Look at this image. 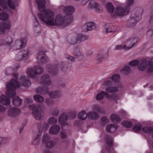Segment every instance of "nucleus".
Listing matches in <instances>:
<instances>
[{"instance_id": "obj_1", "label": "nucleus", "mask_w": 153, "mask_h": 153, "mask_svg": "<svg viewBox=\"0 0 153 153\" xmlns=\"http://www.w3.org/2000/svg\"><path fill=\"white\" fill-rule=\"evenodd\" d=\"M40 12L38 14L40 20L46 25L51 26H62L65 27L68 26L73 20L71 15L74 11V8L71 6L65 7L64 9L65 13L68 16L63 17L61 15L55 16V13L50 10L46 9L45 0H36Z\"/></svg>"}, {"instance_id": "obj_2", "label": "nucleus", "mask_w": 153, "mask_h": 153, "mask_svg": "<svg viewBox=\"0 0 153 153\" xmlns=\"http://www.w3.org/2000/svg\"><path fill=\"white\" fill-rule=\"evenodd\" d=\"M18 76L17 74H13V76L15 79H12L9 82L7 83V90L5 94L7 97L0 94V112L5 111V108L1 104L4 105H9L10 103V97H13V102L15 105L18 106L20 105L22 103V100L18 96H15L14 89L18 88L22 85L24 87H28L30 85V82L24 76H22L19 79V81L21 83L19 84L17 81Z\"/></svg>"}, {"instance_id": "obj_3", "label": "nucleus", "mask_w": 153, "mask_h": 153, "mask_svg": "<svg viewBox=\"0 0 153 153\" xmlns=\"http://www.w3.org/2000/svg\"><path fill=\"white\" fill-rule=\"evenodd\" d=\"M43 71V69L42 67L39 65H36L33 68H27V74L28 77L33 78L37 75L41 74Z\"/></svg>"}, {"instance_id": "obj_4", "label": "nucleus", "mask_w": 153, "mask_h": 153, "mask_svg": "<svg viewBox=\"0 0 153 153\" xmlns=\"http://www.w3.org/2000/svg\"><path fill=\"white\" fill-rule=\"evenodd\" d=\"M40 83L43 86V88L39 87L36 89V92L38 93H42L47 91V87L51 84L50 80L48 75H46L43 76L42 78Z\"/></svg>"}, {"instance_id": "obj_5", "label": "nucleus", "mask_w": 153, "mask_h": 153, "mask_svg": "<svg viewBox=\"0 0 153 153\" xmlns=\"http://www.w3.org/2000/svg\"><path fill=\"white\" fill-rule=\"evenodd\" d=\"M29 108L32 111L34 116L36 120H40L43 117V114L42 112L41 108L39 106L34 105H30Z\"/></svg>"}, {"instance_id": "obj_6", "label": "nucleus", "mask_w": 153, "mask_h": 153, "mask_svg": "<svg viewBox=\"0 0 153 153\" xmlns=\"http://www.w3.org/2000/svg\"><path fill=\"white\" fill-rule=\"evenodd\" d=\"M137 39L136 38L130 39L128 42V46H127L126 45H118L116 46L114 50H119L123 49L126 51L132 48L137 42Z\"/></svg>"}, {"instance_id": "obj_7", "label": "nucleus", "mask_w": 153, "mask_h": 153, "mask_svg": "<svg viewBox=\"0 0 153 153\" xmlns=\"http://www.w3.org/2000/svg\"><path fill=\"white\" fill-rule=\"evenodd\" d=\"M27 39L25 38L16 40L13 45V50H19L24 48L27 45Z\"/></svg>"}, {"instance_id": "obj_8", "label": "nucleus", "mask_w": 153, "mask_h": 153, "mask_svg": "<svg viewBox=\"0 0 153 153\" xmlns=\"http://www.w3.org/2000/svg\"><path fill=\"white\" fill-rule=\"evenodd\" d=\"M16 2V0H7V3L5 0H0V6L4 9H7V6L12 9H14L15 6L14 4Z\"/></svg>"}, {"instance_id": "obj_9", "label": "nucleus", "mask_w": 153, "mask_h": 153, "mask_svg": "<svg viewBox=\"0 0 153 153\" xmlns=\"http://www.w3.org/2000/svg\"><path fill=\"white\" fill-rule=\"evenodd\" d=\"M11 23L10 21L5 22L2 24L0 22V34H3L8 31L11 28Z\"/></svg>"}, {"instance_id": "obj_10", "label": "nucleus", "mask_w": 153, "mask_h": 153, "mask_svg": "<svg viewBox=\"0 0 153 153\" xmlns=\"http://www.w3.org/2000/svg\"><path fill=\"white\" fill-rule=\"evenodd\" d=\"M131 19L130 20V23L128 25V26L129 27L134 26L137 23L140 19L141 14L140 13L134 14L131 16Z\"/></svg>"}, {"instance_id": "obj_11", "label": "nucleus", "mask_w": 153, "mask_h": 153, "mask_svg": "<svg viewBox=\"0 0 153 153\" xmlns=\"http://www.w3.org/2000/svg\"><path fill=\"white\" fill-rule=\"evenodd\" d=\"M67 118V115L65 113L62 114L59 117V122L62 126L63 129H65L68 127V125L66 123Z\"/></svg>"}, {"instance_id": "obj_12", "label": "nucleus", "mask_w": 153, "mask_h": 153, "mask_svg": "<svg viewBox=\"0 0 153 153\" xmlns=\"http://www.w3.org/2000/svg\"><path fill=\"white\" fill-rule=\"evenodd\" d=\"M115 13L120 16H123L127 15L129 12L128 9L124 7V8L118 6L114 10Z\"/></svg>"}, {"instance_id": "obj_13", "label": "nucleus", "mask_w": 153, "mask_h": 153, "mask_svg": "<svg viewBox=\"0 0 153 153\" xmlns=\"http://www.w3.org/2000/svg\"><path fill=\"white\" fill-rule=\"evenodd\" d=\"M148 62L146 59H141L138 61L137 67L138 70L141 71H144L148 66Z\"/></svg>"}, {"instance_id": "obj_14", "label": "nucleus", "mask_w": 153, "mask_h": 153, "mask_svg": "<svg viewBox=\"0 0 153 153\" xmlns=\"http://www.w3.org/2000/svg\"><path fill=\"white\" fill-rule=\"evenodd\" d=\"M29 53V52L28 50L22 51L16 55L17 60H20L27 59Z\"/></svg>"}, {"instance_id": "obj_15", "label": "nucleus", "mask_w": 153, "mask_h": 153, "mask_svg": "<svg viewBox=\"0 0 153 153\" xmlns=\"http://www.w3.org/2000/svg\"><path fill=\"white\" fill-rule=\"evenodd\" d=\"M20 112V110L17 108H10L8 111L7 114L10 116L15 117L19 115Z\"/></svg>"}, {"instance_id": "obj_16", "label": "nucleus", "mask_w": 153, "mask_h": 153, "mask_svg": "<svg viewBox=\"0 0 153 153\" xmlns=\"http://www.w3.org/2000/svg\"><path fill=\"white\" fill-rule=\"evenodd\" d=\"M48 136L47 134L45 135L42 138V142L43 143L45 144V145L48 148L53 147L54 145L53 142L48 140Z\"/></svg>"}, {"instance_id": "obj_17", "label": "nucleus", "mask_w": 153, "mask_h": 153, "mask_svg": "<svg viewBox=\"0 0 153 153\" xmlns=\"http://www.w3.org/2000/svg\"><path fill=\"white\" fill-rule=\"evenodd\" d=\"M108 56V54L107 52L104 53L102 51H99L97 54L96 57V60L98 63H100L102 61L103 59Z\"/></svg>"}, {"instance_id": "obj_18", "label": "nucleus", "mask_w": 153, "mask_h": 153, "mask_svg": "<svg viewBox=\"0 0 153 153\" xmlns=\"http://www.w3.org/2000/svg\"><path fill=\"white\" fill-rule=\"evenodd\" d=\"M95 23L94 22H88L85 24L82 27L83 30L85 32L92 30L94 27Z\"/></svg>"}, {"instance_id": "obj_19", "label": "nucleus", "mask_w": 153, "mask_h": 153, "mask_svg": "<svg viewBox=\"0 0 153 153\" xmlns=\"http://www.w3.org/2000/svg\"><path fill=\"white\" fill-rule=\"evenodd\" d=\"M39 62L44 63L47 62V58L44 52H40L38 53L37 56Z\"/></svg>"}, {"instance_id": "obj_20", "label": "nucleus", "mask_w": 153, "mask_h": 153, "mask_svg": "<svg viewBox=\"0 0 153 153\" xmlns=\"http://www.w3.org/2000/svg\"><path fill=\"white\" fill-rule=\"evenodd\" d=\"M112 137L108 135H106V141L107 144L109 147H106L107 151L109 152H110L112 149L110 147H112L113 146V142Z\"/></svg>"}, {"instance_id": "obj_21", "label": "nucleus", "mask_w": 153, "mask_h": 153, "mask_svg": "<svg viewBox=\"0 0 153 153\" xmlns=\"http://www.w3.org/2000/svg\"><path fill=\"white\" fill-rule=\"evenodd\" d=\"M92 110L87 113V117L90 120H93L96 118V107H92Z\"/></svg>"}, {"instance_id": "obj_22", "label": "nucleus", "mask_w": 153, "mask_h": 153, "mask_svg": "<svg viewBox=\"0 0 153 153\" xmlns=\"http://www.w3.org/2000/svg\"><path fill=\"white\" fill-rule=\"evenodd\" d=\"M33 22V29L34 31L36 32L37 33H38L40 32L41 28L39 23L36 18H34Z\"/></svg>"}, {"instance_id": "obj_23", "label": "nucleus", "mask_w": 153, "mask_h": 153, "mask_svg": "<svg viewBox=\"0 0 153 153\" xmlns=\"http://www.w3.org/2000/svg\"><path fill=\"white\" fill-rule=\"evenodd\" d=\"M104 94L106 98L110 100L116 101L118 99V96L116 94H113L110 95L107 93L104 92Z\"/></svg>"}, {"instance_id": "obj_24", "label": "nucleus", "mask_w": 153, "mask_h": 153, "mask_svg": "<svg viewBox=\"0 0 153 153\" xmlns=\"http://www.w3.org/2000/svg\"><path fill=\"white\" fill-rule=\"evenodd\" d=\"M117 127V125L115 124H110L107 126L106 130L108 132L112 133L116 130Z\"/></svg>"}, {"instance_id": "obj_25", "label": "nucleus", "mask_w": 153, "mask_h": 153, "mask_svg": "<svg viewBox=\"0 0 153 153\" xmlns=\"http://www.w3.org/2000/svg\"><path fill=\"white\" fill-rule=\"evenodd\" d=\"M60 130V128L57 125L54 126L50 128L49 131L50 134H55L58 132Z\"/></svg>"}, {"instance_id": "obj_26", "label": "nucleus", "mask_w": 153, "mask_h": 153, "mask_svg": "<svg viewBox=\"0 0 153 153\" xmlns=\"http://www.w3.org/2000/svg\"><path fill=\"white\" fill-rule=\"evenodd\" d=\"M78 118L80 120H85L87 117V113L86 114V112L82 110L78 114Z\"/></svg>"}, {"instance_id": "obj_27", "label": "nucleus", "mask_w": 153, "mask_h": 153, "mask_svg": "<svg viewBox=\"0 0 153 153\" xmlns=\"http://www.w3.org/2000/svg\"><path fill=\"white\" fill-rule=\"evenodd\" d=\"M48 94L50 97L53 98L58 97L61 94V93L59 91H55L50 92Z\"/></svg>"}, {"instance_id": "obj_28", "label": "nucleus", "mask_w": 153, "mask_h": 153, "mask_svg": "<svg viewBox=\"0 0 153 153\" xmlns=\"http://www.w3.org/2000/svg\"><path fill=\"white\" fill-rule=\"evenodd\" d=\"M106 7L107 9V10L109 13L111 14L113 13L114 7L111 3H108L106 4Z\"/></svg>"}, {"instance_id": "obj_29", "label": "nucleus", "mask_w": 153, "mask_h": 153, "mask_svg": "<svg viewBox=\"0 0 153 153\" xmlns=\"http://www.w3.org/2000/svg\"><path fill=\"white\" fill-rule=\"evenodd\" d=\"M106 91L108 92L112 93L117 92L118 90L116 87L109 86L106 88Z\"/></svg>"}, {"instance_id": "obj_30", "label": "nucleus", "mask_w": 153, "mask_h": 153, "mask_svg": "<svg viewBox=\"0 0 153 153\" xmlns=\"http://www.w3.org/2000/svg\"><path fill=\"white\" fill-rule=\"evenodd\" d=\"M56 119L54 117H51L49 120L48 122V124H45L44 125V127L46 128H47L49 125L55 123L56 122Z\"/></svg>"}, {"instance_id": "obj_31", "label": "nucleus", "mask_w": 153, "mask_h": 153, "mask_svg": "<svg viewBox=\"0 0 153 153\" xmlns=\"http://www.w3.org/2000/svg\"><path fill=\"white\" fill-rule=\"evenodd\" d=\"M88 1L89 2V7L90 8H95L96 7L95 2L94 0H83V2L87 3Z\"/></svg>"}, {"instance_id": "obj_32", "label": "nucleus", "mask_w": 153, "mask_h": 153, "mask_svg": "<svg viewBox=\"0 0 153 153\" xmlns=\"http://www.w3.org/2000/svg\"><path fill=\"white\" fill-rule=\"evenodd\" d=\"M9 18V15L5 12L0 13V20L4 21L7 20Z\"/></svg>"}, {"instance_id": "obj_33", "label": "nucleus", "mask_w": 153, "mask_h": 153, "mask_svg": "<svg viewBox=\"0 0 153 153\" xmlns=\"http://www.w3.org/2000/svg\"><path fill=\"white\" fill-rule=\"evenodd\" d=\"M134 3V0H127L126 2V5L125 6L126 9L128 10L129 12L130 7Z\"/></svg>"}, {"instance_id": "obj_34", "label": "nucleus", "mask_w": 153, "mask_h": 153, "mask_svg": "<svg viewBox=\"0 0 153 153\" xmlns=\"http://www.w3.org/2000/svg\"><path fill=\"white\" fill-rule=\"evenodd\" d=\"M148 64L150 66L148 68V71L149 73L153 72V58L148 61Z\"/></svg>"}, {"instance_id": "obj_35", "label": "nucleus", "mask_w": 153, "mask_h": 153, "mask_svg": "<svg viewBox=\"0 0 153 153\" xmlns=\"http://www.w3.org/2000/svg\"><path fill=\"white\" fill-rule=\"evenodd\" d=\"M143 131L146 133H153V128L148 127H145L143 128Z\"/></svg>"}, {"instance_id": "obj_36", "label": "nucleus", "mask_w": 153, "mask_h": 153, "mask_svg": "<svg viewBox=\"0 0 153 153\" xmlns=\"http://www.w3.org/2000/svg\"><path fill=\"white\" fill-rule=\"evenodd\" d=\"M111 120L112 121H116L117 122L120 121V119L118 116L116 114H112L111 116Z\"/></svg>"}, {"instance_id": "obj_37", "label": "nucleus", "mask_w": 153, "mask_h": 153, "mask_svg": "<svg viewBox=\"0 0 153 153\" xmlns=\"http://www.w3.org/2000/svg\"><path fill=\"white\" fill-rule=\"evenodd\" d=\"M40 137L39 136H37L34 137L33 139L32 143L35 145H38L39 142Z\"/></svg>"}, {"instance_id": "obj_38", "label": "nucleus", "mask_w": 153, "mask_h": 153, "mask_svg": "<svg viewBox=\"0 0 153 153\" xmlns=\"http://www.w3.org/2000/svg\"><path fill=\"white\" fill-rule=\"evenodd\" d=\"M85 37L81 34H79L77 35L76 38V42H75L74 44L76 43L77 42H80L82 41L85 40L86 39L85 38Z\"/></svg>"}, {"instance_id": "obj_39", "label": "nucleus", "mask_w": 153, "mask_h": 153, "mask_svg": "<svg viewBox=\"0 0 153 153\" xmlns=\"http://www.w3.org/2000/svg\"><path fill=\"white\" fill-rule=\"evenodd\" d=\"M34 99L37 102H41L44 100V98L42 97L37 95L34 96Z\"/></svg>"}, {"instance_id": "obj_40", "label": "nucleus", "mask_w": 153, "mask_h": 153, "mask_svg": "<svg viewBox=\"0 0 153 153\" xmlns=\"http://www.w3.org/2000/svg\"><path fill=\"white\" fill-rule=\"evenodd\" d=\"M34 99L37 102H41L44 100V98L42 97L37 95L34 96Z\"/></svg>"}, {"instance_id": "obj_41", "label": "nucleus", "mask_w": 153, "mask_h": 153, "mask_svg": "<svg viewBox=\"0 0 153 153\" xmlns=\"http://www.w3.org/2000/svg\"><path fill=\"white\" fill-rule=\"evenodd\" d=\"M121 72L124 74H128L130 72V69L128 66H126L121 70Z\"/></svg>"}, {"instance_id": "obj_42", "label": "nucleus", "mask_w": 153, "mask_h": 153, "mask_svg": "<svg viewBox=\"0 0 153 153\" xmlns=\"http://www.w3.org/2000/svg\"><path fill=\"white\" fill-rule=\"evenodd\" d=\"M122 124L124 126L128 128L130 127L132 125V123L128 121H124L122 123Z\"/></svg>"}, {"instance_id": "obj_43", "label": "nucleus", "mask_w": 153, "mask_h": 153, "mask_svg": "<svg viewBox=\"0 0 153 153\" xmlns=\"http://www.w3.org/2000/svg\"><path fill=\"white\" fill-rule=\"evenodd\" d=\"M142 127V125L140 124L135 125L133 128V130L135 132L139 131Z\"/></svg>"}, {"instance_id": "obj_44", "label": "nucleus", "mask_w": 153, "mask_h": 153, "mask_svg": "<svg viewBox=\"0 0 153 153\" xmlns=\"http://www.w3.org/2000/svg\"><path fill=\"white\" fill-rule=\"evenodd\" d=\"M49 72L53 74H55L57 72V69L53 67H51L48 69Z\"/></svg>"}, {"instance_id": "obj_45", "label": "nucleus", "mask_w": 153, "mask_h": 153, "mask_svg": "<svg viewBox=\"0 0 153 153\" xmlns=\"http://www.w3.org/2000/svg\"><path fill=\"white\" fill-rule=\"evenodd\" d=\"M13 42V39L10 37H9L5 39V44L6 45H9L12 43Z\"/></svg>"}, {"instance_id": "obj_46", "label": "nucleus", "mask_w": 153, "mask_h": 153, "mask_svg": "<svg viewBox=\"0 0 153 153\" xmlns=\"http://www.w3.org/2000/svg\"><path fill=\"white\" fill-rule=\"evenodd\" d=\"M119 75L117 74H115L112 76L111 80L115 82H117L119 81Z\"/></svg>"}, {"instance_id": "obj_47", "label": "nucleus", "mask_w": 153, "mask_h": 153, "mask_svg": "<svg viewBox=\"0 0 153 153\" xmlns=\"http://www.w3.org/2000/svg\"><path fill=\"white\" fill-rule=\"evenodd\" d=\"M16 70L15 68H9L7 69L6 70V73L7 74H10Z\"/></svg>"}, {"instance_id": "obj_48", "label": "nucleus", "mask_w": 153, "mask_h": 153, "mask_svg": "<svg viewBox=\"0 0 153 153\" xmlns=\"http://www.w3.org/2000/svg\"><path fill=\"white\" fill-rule=\"evenodd\" d=\"M104 92H102V93H100L98 94L96 96V100H100L103 98V96L104 95Z\"/></svg>"}, {"instance_id": "obj_49", "label": "nucleus", "mask_w": 153, "mask_h": 153, "mask_svg": "<svg viewBox=\"0 0 153 153\" xmlns=\"http://www.w3.org/2000/svg\"><path fill=\"white\" fill-rule=\"evenodd\" d=\"M138 61L137 60L132 61L129 63V65L132 66H135L138 65Z\"/></svg>"}, {"instance_id": "obj_50", "label": "nucleus", "mask_w": 153, "mask_h": 153, "mask_svg": "<svg viewBox=\"0 0 153 153\" xmlns=\"http://www.w3.org/2000/svg\"><path fill=\"white\" fill-rule=\"evenodd\" d=\"M99 12L101 13L102 11V8L101 6L96 3V11Z\"/></svg>"}, {"instance_id": "obj_51", "label": "nucleus", "mask_w": 153, "mask_h": 153, "mask_svg": "<svg viewBox=\"0 0 153 153\" xmlns=\"http://www.w3.org/2000/svg\"><path fill=\"white\" fill-rule=\"evenodd\" d=\"M111 84H112V82H111V81L110 80H109L108 79L105 80L103 84V85H105L106 86L110 85Z\"/></svg>"}, {"instance_id": "obj_52", "label": "nucleus", "mask_w": 153, "mask_h": 153, "mask_svg": "<svg viewBox=\"0 0 153 153\" xmlns=\"http://www.w3.org/2000/svg\"><path fill=\"white\" fill-rule=\"evenodd\" d=\"M146 34L148 37H151L153 35V30L152 29L149 30L147 31Z\"/></svg>"}, {"instance_id": "obj_53", "label": "nucleus", "mask_w": 153, "mask_h": 153, "mask_svg": "<svg viewBox=\"0 0 153 153\" xmlns=\"http://www.w3.org/2000/svg\"><path fill=\"white\" fill-rule=\"evenodd\" d=\"M108 118L105 117H103L101 119V121L104 124L108 123Z\"/></svg>"}, {"instance_id": "obj_54", "label": "nucleus", "mask_w": 153, "mask_h": 153, "mask_svg": "<svg viewBox=\"0 0 153 153\" xmlns=\"http://www.w3.org/2000/svg\"><path fill=\"white\" fill-rule=\"evenodd\" d=\"M32 100L30 98H27L25 100V102L26 104H30L32 103Z\"/></svg>"}, {"instance_id": "obj_55", "label": "nucleus", "mask_w": 153, "mask_h": 153, "mask_svg": "<svg viewBox=\"0 0 153 153\" xmlns=\"http://www.w3.org/2000/svg\"><path fill=\"white\" fill-rule=\"evenodd\" d=\"M65 57L71 61H75V59L74 57L68 55H66Z\"/></svg>"}, {"instance_id": "obj_56", "label": "nucleus", "mask_w": 153, "mask_h": 153, "mask_svg": "<svg viewBox=\"0 0 153 153\" xmlns=\"http://www.w3.org/2000/svg\"><path fill=\"white\" fill-rule=\"evenodd\" d=\"M61 137L62 139H64L66 137V134L64 131H61Z\"/></svg>"}, {"instance_id": "obj_57", "label": "nucleus", "mask_w": 153, "mask_h": 153, "mask_svg": "<svg viewBox=\"0 0 153 153\" xmlns=\"http://www.w3.org/2000/svg\"><path fill=\"white\" fill-rule=\"evenodd\" d=\"M96 112H101L102 111V108L98 106H96Z\"/></svg>"}, {"instance_id": "obj_58", "label": "nucleus", "mask_w": 153, "mask_h": 153, "mask_svg": "<svg viewBox=\"0 0 153 153\" xmlns=\"http://www.w3.org/2000/svg\"><path fill=\"white\" fill-rule=\"evenodd\" d=\"M80 123L79 120H76L74 123V125L75 126H79V125Z\"/></svg>"}, {"instance_id": "obj_59", "label": "nucleus", "mask_w": 153, "mask_h": 153, "mask_svg": "<svg viewBox=\"0 0 153 153\" xmlns=\"http://www.w3.org/2000/svg\"><path fill=\"white\" fill-rule=\"evenodd\" d=\"M112 30L110 28H107L105 29V32L106 33L111 32Z\"/></svg>"}, {"instance_id": "obj_60", "label": "nucleus", "mask_w": 153, "mask_h": 153, "mask_svg": "<svg viewBox=\"0 0 153 153\" xmlns=\"http://www.w3.org/2000/svg\"><path fill=\"white\" fill-rule=\"evenodd\" d=\"M74 54L77 56H79L81 55L80 53L78 51H77L76 53H74Z\"/></svg>"}, {"instance_id": "obj_61", "label": "nucleus", "mask_w": 153, "mask_h": 153, "mask_svg": "<svg viewBox=\"0 0 153 153\" xmlns=\"http://www.w3.org/2000/svg\"><path fill=\"white\" fill-rule=\"evenodd\" d=\"M149 22L153 24V15L151 16L149 20Z\"/></svg>"}, {"instance_id": "obj_62", "label": "nucleus", "mask_w": 153, "mask_h": 153, "mask_svg": "<svg viewBox=\"0 0 153 153\" xmlns=\"http://www.w3.org/2000/svg\"><path fill=\"white\" fill-rule=\"evenodd\" d=\"M96 119H97V118L99 117V115H98V114H96Z\"/></svg>"}, {"instance_id": "obj_63", "label": "nucleus", "mask_w": 153, "mask_h": 153, "mask_svg": "<svg viewBox=\"0 0 153 153\" xmlns=\"http://www.w3.org/2000/svg\"><path fill=\"white\" fill-rule=\"evenodd\" d=\"M46 102H47V103L49 104L51 103V102H48L47 101V100L46 101Z\"/></svg>"}, {"instance_id": "obj_64", "label": "nucleus", "mask_w": 153, "mask_h": 153, "mask_svg": "<svg viewBox=\"0 0 153 153\" xmlns=\"http://www.w3.org/2000/svg\"><path fill=\"white\" fill-rule=\"evenodd\" d=\"M1 120V117H0V121Z\"/></svg>"}]
</instances>
